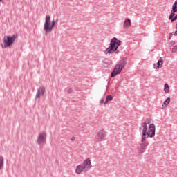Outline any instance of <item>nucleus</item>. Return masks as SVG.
<instances>
[{"label": "nucleus", "instance_id": "obj_3", "mask_svg": "<svg viewBox=\"0 0 177 177\" xmlns=\"http://www.w3.org/2000/svg\"><path fill=\"white\" fill-rule=\"evenodd\" d=\"M121 45V41L117 37H113L111 39L109 46L104 50L105 55H113V53H118V46Z\"/></svg>", "mask_w": 177, "mask_h": 177}, {"label": "nucleus", "instance_id": "obj_8", "mask_svg": "<svg viewBox=\"0 0 177 177\" xmlns=\"http://www.w3.org/2000/svg\"><path fill=\"white\" fill-rule=\"evenodd\" d=\"M46 132L43 131L40 133L37 137V145H43V143H46Z\"/></svg>", "mask_w": 177, "mask_h": 177}, {"label": "nucleus", "instance_id": "obj_11", "mask_svg": "<svg viewBox=\"0 0 177 177\" xmlns=\"http://www.w3.org/2000/svg\"><path fill=\"white\" fill-rule=\"evenodd\" d=\"M131 19H129V18H127L123 23V27L124 28H129V27H131Z\"/></svg>", "mask_w": 177, "mask_h": 177}, {"label": "nucleus", "instance_id": "obj_18", "mask_svg": "<svg viewBox=\"0 0 177 177\" xmlns=\"http://www.w3.org/2000/svg\"><path fill=\"white\" fill-rule=\"evenodd\" d=\"M104 103V98H102L100 101V104H103Z\"/></svg>", "mask_w": 177, "mask_h": 177}, {"label": "nucleus", "instance_id": "obj_1", "mask_svg": "<svg viewBox=\"0 0 177 177\" xmlns=\"http://www.w3.org/2000/svg\"><path fill=\"white\" fill-rule=\"evenodd\" d=\"M149 124H150V120H147L139 127V131L142 133L141 140L138 143V151L141 153H145L146 147L149 146V142L146 141V139L156 136V125L153 123L149 125ZM148 125L149 127H147Z\"/></svg>", "mask_w": 177, "mask_h": 177}, {"label": "nucleus", "instance_id": "obj_17", "mask_svg": "<svg viewBox=\"0 0 177 177\" xmlns=\"http://www.w3.org/2000/svg\"><path fill=\"white\" fill-rule=\"evenodd\" d=\"M171 52H172V53H176V52H177V45L174 46L173 47V48L171 49Z\"/></svg>", "mask_w": 177, "mask_h": 177}, {"label": "nucleus", "instance_id": "obj_22", "mask_svg": "<svg viewBox=\"0 0 177 177\" xmlns=\"http://www.w3.org/2000/svg\"><path fill=\"white\" fill-rule=\"evenodd\" d=\"M68 93H71V90H68Z\"/></svg>", "mask_w": 177, "mask_h": 177}, {"label": "nucleus", "instance_id": "obj_15", "mask_svg": "<svg viewBox=\"0 0 177 177\" xmlns=\"http://www.w3.org/2000/svg\"><path fill=\"white\" fill-rule=\"evenodd\" d=\"M3 167V157L0 156V169Z\"/></svg>", "mask_w": 177, "mask_h": 177}, {"label": "nucleus", "instance_id": "obj_23", "mask_svg": "<svg viewBox=\"0 0 177 177\" xmlns=\"http://www.w3.org/2000/svg\"><path fill=\"white\" fill-rule=\"evenodd\" d=\"M2 0H0V2Z\"/></svg>", "mask_w": 177, "mask_h": 177}, {"label": "nucleus", "instance_id": "obj_16", "mask_svg": "<svg viewBox=\"0 0 177 177\" xmlns=\"http://www.w3.org/2000/svg\"><path fill=\"white\" fill-rule=\"evenodd\" d=\"M176 19H177V15L173 16L171 19H169V20H171V23H174L175 21V20H176Z\"/></svg>", "mask_w": 177, "mask_h": 177}, {"label": "nucleus", "instance_id": "obj_5", "mask_svg": "<svg viewBox=\"0 0 177 177\" xmlns=\"http://www.w3.org/2000/svg\"><path fill=\"white\" fill-rule=\"evenodd\" d=\"M125 61L121 60L118 64L115 65L113 71L111 72V76L112 77V78H114V77H117V75H118V74H120V73L122 71V70L125 67Z\"/></svg>", "mask_w": 177, "mask_h": 177}, {"label": "nucleus", "instance_id": "obj_19", "mask_svg": "<svg viewBox=\"0 0 177 177\" xmlns=\"http://www.w3.org/2000/svg\"><path fill=\"white\" fill-rule=\"evenodd\" d=\"M71 140H72V142H74V140H75V136L71 137Z\"/></svg>", "mask_w": 177, "mask_h": 177}, {"label": "nucleus", "instance_id": "obj_10", "mask_svg": "<svg viewBox=\"0 0 177 177\" xmlns=\"http://www.w3.org/2000/svg\"><path fill=\"white\" fill-rule=\"evenodd\" d=\"M164 64V59L162 57H160L156 64H153V68H161Z\"/></svg>", "mask_w": 177, "mask_h": 177}, {"label": "nucleus", "instance_id": "obj_21", "mask_svg": "<svg viewBox=\"0 0 177 177\" xmlns=\"http://www.w3.org/2000/svg\"><path fill=\"white\" fill-rule=\"evenodd\" d=\"M174 35H177V30L174 32Z\"/></svg>", "mask_w": 177, "mask_h": 177}, {"label": "nucleus", "instance_id": "obj_2", "mask_svg": "<svg viewBox=\"0 0 177 177\" xmlns=\"http://www.w3.org/2000/svg\"><path fill=\"white\" fill-rule=\"evenodd\" d=\"M92 168V162H91L90 158H86L82 164L77 165L75 170V174L77 175H81V174H86V172H89Z\"/></svg>", "mask_w": 177, "mask_h": 177}, {"label": "nucleus", "instance_id": "obj_12", "mask_svg": "<svg viewBox=\"0 0 177 177\" xmlns=\"http://www.w3.org/2000/svg\"><path fill=\"white\" fill-rule=\"evenodd\" d=\"M169 103H171V98L167 97L162 105V109H165V107H168V104H169Z\"/></svg>", "mask_w": 177, "mask_h": 177}, {"label": "nucleus", "instance_id": "obj_20", "mask_svg": "<svg viewBox=\"0 0 177 177\" xmlns=\"http://www.w3.org/2000/svg\"><path fill=\"white\" fill-rule=\"evenodd\" d=\"M171 45H174L175 44V41H171Z\"/></svg>", "mask_w": 177, "mask_h": 177}, {"label": "nucleus", "instance_id": "obj_14", "mask_svg": "<svg viewBox=\"0 0 177 177\" xmlns=\"http://www.w3.org/2000/svg\"><path fill=\"white\" fill-rule=\"evenodd\" d=\"M111 100H113V96L111 95H107L106 100L104 102V104H107V103H109V102H111Z\"/></svg>", "mask_w": 177, "mask_h": 177}, {"label": "nucleus", "instance_id": "obj_6", "mask_svg": "<svg viewBox=\"0 0 177 177\" xmlns=\"http://www.w3.org/2000/svg\"><path fill=\"white\" fill-rule=\"evenodd\" d=\"M53 27H55V21H50V16L46 15L45 18L44 26V30L46 34H48V32H50Z\"/></svg>", "mask_w": 177, "mask_h": 177}, {"label": "nucleus", "instance_id": "obj_7", "mask_svg": "<svg viewBox=\"0 0 177 177\" xmlns=\"http://www.w3.org/2000/svg\"><path fill=\"white\" fill-rule=\"evenodd\" d=\"M106 136V130H104V129H101L97 132L96 139L98 140V142H102L104 139H105Z\"/></svg>", "mask_w": 177, "mask_h": 177}, {"label": "nucleus", "instance_id": "obj_9", "mask_svg": "<svg viewBox=\"0 0 177 177\" xmlns=\"http://www.w3.org/2000/svg\"><path fill=\"white\" fill-rule=\"evenodd\" d=\"M45 91H46L45 87L40 86L37 90L36 97H37V99H39L41 96H44V93H45Z\"/></svg>", "mask_w": 177, "mask_h": 177}, {"label": "nucleus", "instance_id": "obj_4", "mask_svg": "<svg viewBox=\"0 0 177 177\" xmlns=\"http://www.w3.org/2000/svg\"><path fill=\"white\" fill-rule=\"evenodd\" d=\"M15 41H16V35H13L12 36H5L3 37L1 48H3V49L10 48V46L15 44Z\"/></svg>", "mask_w": 177, "mask_h": 177}, {"label": "nucleus", "instance_id": "obj_13", "mask_svg": "<svg viewBox=\"0 0 177 177\" xmlns=\"http://www.w3.org/2000/svg\"><path fill=\"white\" fill-rule=\"evenodd\" d=\"M164 91L165 93H169V85H168V84L165 83L164 84Z\"/></svg>", "mask_w": 177, "mask_h": 177}]
</instances>
